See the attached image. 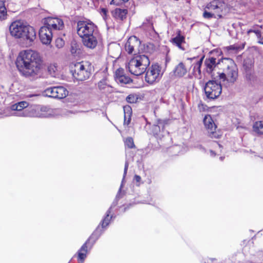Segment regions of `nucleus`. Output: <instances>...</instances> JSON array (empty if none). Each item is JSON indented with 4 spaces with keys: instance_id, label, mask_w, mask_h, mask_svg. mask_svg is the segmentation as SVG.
Masks as SVG:
<instances>
[{
    "instance_id": "1",
    "label": "nucleus",
    "mask_w": 263,
    "mask_h": 263,
    "mask_svg": "<svg viewBox=\"0 0 263 263\" xmlns=\"http://www.w3.org/2000/svg\"><path fill=\"white\" fill-rule=\"evenodd\" d=\"M42 59L39 52L31 49L21 51L16 59V65L24 76L34 79L39 74Z\"/></svg>"
},
{
    "instance_id": "2",
    "label": "nucleus",
    "mask_w": 263,
    "mask_h": 263,
    "mask_svg": "<svg viewBox=\"0 0 263 263\" xmlns=\"http://www.w3.org/2000/svg\"><path fill=\"white\" fill-rule=\"evenodd\" d=\"M223 65V71L217 72L215 79H219L226 87L232 86L238 79V68L234 61L230 58L221 59Z\"/></svg>"
},
{
    "instance_id": "3",
    "label": "nucleus",
    "mask_w": 263,
    "mask_h": 263,
    "mask_svg": "<svg viewBox=\"0 0 263 263\" xmlns=\"http://www.w3.org/2000/svg\"><path fill=\"white\" fill-rule=\"evenodd\" d=\"M9 31L12 36L25 41L27 43L32 42L36 37L34 29L21 21L12 23L9 27Z\"/></svg>"
},
{
    "instance_id": "4",
    "label": "nucleus",
    "mask_w": 263,
    "mask_h": 263,
    "mask_svg": "<svg viewBox=\"0 0 263 263\" xmlns=\"http://www.w3.org/2000/svg\"><path fill=\"white\" fill-rule=\"evenodd\" d=\"M149 64L150 61L147 55H135L128 62L127 68L131 74L138 76L146 71Z\"/></svg>"
},
{
    "instance_id": "5",
    "label": "nucleus",
    "mask_w": 263,
    "mask_h": 263,
    "mask_svg": "<svg viewBox=\"0 0 263 263\" xmlns=\"http://www.w3.org/2000/svg\"><path fill=\"white\" fill-rule=\"evenodd\" d=\"M227 12V5L222 0H213L207 4L203 13L205 18H220Z\"/></svg>"
},
{
    "instance_id": "6",
    "label": "nucleus",
    "mask_w": 263,
    "mask_h": 263,
    "mask_svg": "<svg viewBox=\"0 0 263 263\" xmlns=\"http://www.w3.org/2000/svg\"><path fill=\"white\" fill-rule=\"evenodd\" d=\"M90 64L86 62H78L71 67V72L74 79L84 81L90 76Z\"/></svg>"
},
{
    "instance_id": "7",
    "label": "nucleus",
    "mask_w": 263,
    "mask_h": 263,
    "mask_svg": "<svg viewBox=\"0 0 263 263\" xmlns=\"http://www.w3.org/2000/svg\"><path fill=\"white\" fill-rule=\"evenodd\" d=\"M212 80L206 83L204 87L205 94L209 99H215L218 98L221 93L222 82L219 79H215V76L212 75Z\"/></svg>"
},
{
    "instance_id": "8",
    "label": "nucleus",
    "mask_w": 263,
    "mask_h": 263,
    "mask_svg": "<svg viewBox=\"0 0 263 263\" xmlns=\"http://www.w3.org/2000/svg\"><path fill=\"white\" fill-rule=\"evenodd\" d=\"M28 103L26 101H21L11 106L7 110L10 112L6 116H17L24 117H31V106L26 108Z\"/></svg>"
},
{
    "instance_id": "9",
    "label": "nucleus",
    "mask_w": 263,
    "mask_h": 263,
    "mask_svg": "<svg viewBox=\"0 0 263 263\" xmlns=\"http://www.w3.org/2000/svg\"><path fill=\"white\" fill-rule=\"evenodd\" d=\"M97 26L91 22L79 21L77 24V33L81 38L98 33Z\"/></svg>"
},
{
    "instance_id": "10",
    "label": "nucleus",
    "mask_w": 263,
    "mask_h": 263,
    "mask_svg": "<svg viewBox=\"0 0 263 263\" xmlns=\"http://www.w3.org/2000/svg\"><path fill=\"white\" fill-rule=\"evenodd\" d=\"M117 204V202H114L107 211L105 215L102 220L101 221L100 225L98 226L95 231L92 234V236L98 239L104 231V230L109 225L111 219L114 217V214H111V210Z\"/></svg>"
},
{
    "instance_id": "11",
    "label": "nucleus",
    "mask_w": 263,
    "mask_h": 263,
    "mask_svg": "<svg viewBox=\"0 0 263 263\" xmlns=\"http://www.w3.org/2000/svg\"><path fill=\"white\" fill-rule=\"evenodd\" d=\"M162 73L161 67L158 64H152L146 71L145 81L151 84L159 81Z\"/></svg>"
},
{
    "instance_id": "12",
    "label": "nucleus",
    "mask_w": 263,
    "mask_h": 263,
    "mask_svg": "<svg viewBox=\"0 0 263 263\" xmlns=\"http://www.w3.org/2000/svg\"><path fill=\"white\" fill-rule=\"evenodd\" d=\"M54 115V110L48 106L41 105L31 106V117L49 118Z\"/></svg>"
},
{
    "instance_id": "13",
    "label": "nucleus",
    "mask_w": 263,
    "mask_h": 263,
    "mask_svg": "<svg viewBox=\"0 0 263 263\" xmlns=\"http://www.w3.org/2000/svg\"><path fill=\"white\" fill-rule=\"evenodd\" d=\"M96 238L92 235L90 237L82 246L80 249L77 252V259L81 263H83L87 255L91 249L96 240Z\"/></svg>"
},
{
    "instance_id": "14",
    "label": "nucleus",
    "mask_w": 263,
    "mask_h": 263,
    "mask_svg": "<svg viewBox=\"0 0 263 263\" xmlns=\"http://www.w3.org/2000/svg\"><path fill=\"white\" fill-rule=\"evenodd\" d=\"M45 93L49 97L61 99L65 98L68 91L63 86H56L47 88Z\"/></svg>"
},
{
    "instance_id": "15",
    "label": "nucleus",
    "mask_w": 263,
    "mask_h": 263,
    "mask_svg": "<svg viewBox=\"0 0 263 263\" xmlns=\"http://www.w3.org/2000/svg\"><path fill=\"white\" fill-rule=\"evenodd\" d=\"M203 123L210 137L215 138L219 137V135L216 132V126L210 115L205 116Z\"/></svg>"
},
{
    "instance_id": "16",
    "label": "nucleus",
    "mask_w": 263,
    "mask_h": 263,
    "mask_svg": "<svg viewBox=\"0 0 263 263\" xmlns=\"http://www.w3.org/2000/svg\"><path fill=\"white\" fill-rule=\"evenodd\" d=\"M44 26H47L51 30H61L64 27L63 21L57 17H48L45 19Z\"/></svg>"
},
{
    "instance_id": "17",
    "label": "nucleus",
    "mask_w": 263,
    "mask_h": 263,
    "mask_svg": "<svg viewBox=\"0 0 263 263\" xmlns=\"http://www.w3.org/2000/svg\"><path fill=\"white\" fill-rule=\"evenodd\" d=\"M39 37L41 42L45 45L49 44L52 39V32L47 26H42L39 31Z\"/></svg>"
},
{
    "instance_id": "18",
    "label": "nucleus",
    "mask_w": 263,
    "mask_h": 263,
    "mask_svg": "<svg viewBox=\"0 0 263 263\" xmlns=\"http://www.w3.org/2000/svg\"><path fill=\"white\" fill-rule=\"evenodd\" d=\"M140 43V41L136 36H130L125 43V49L129 54H132L136 49L138 48Z\"/></svg>"
},
{
    "instance_id": "19",
    "label": "nucleus",
    "mask_w": 263,
    "mask_h": 263,
    "mask_svg": "<svg viewBox=\"0 0 263 263\" xmlns=\"http://www.w3.org/2000/svg\"><path fill=\"white\" fill-rule=\"evenodd\" d=\"M221 59H217L214 57H209L206 58L204 61V65L205 66V70L209 74H212V72L217 65L220 64Z\"/></svg>"
},
{
    "instance_id": "20",
    "label": "nucleus",
    "mask_w": 263,
    "mask_h": 263,
    "mask_svg": "<svg viewBox=\"0 0 263 263\" xmlns=\"http://www.w3.org/2000/svg\"><path fill=\"white\" fill-rule=\"evenodd\" d=\"M98 32L90 35H87L82 39L84 45L90 49H94L98 43Z\"/></svg>"
},
{
    "instance_id": "21",
    "label": "nucleus",
    "mask_w": 263,
    "mask_h": 263,
    "mask_svg": "<svg viewBox=\"0 0 263 263\" xmlns=\"http://www.w3.org/2000/svg\"><path fill=\"white\" fill-rule=\"evenodd\" d=\"M115 79L117 83L121 85L129 84L132 82V80L129 77L123 74L122 69H118L116 70L115 74Z\"/></svg>"
},
{
    "instance_id": "22",
    "label": "nucleus",
    "mask_w": 263,
    "mask_h": 263,
    "mask_svg": "<svg viewBox=\"0 0 263 263\" xmlns=\"http://www.w3.org/2000/svg\"><path fill=\"white\" fill-rule=\"evenodd\" d=\"M167 120L158 119L152 127V132L155 136H161L160 133L163 132Z\"/></svg>"
},
{
    "instance_id": "23",
    "label": "nucleus",
    "mask_w": 263,
    "mask_h": 263,
    "mask_svg": "<svg viewBox=\"0 0 263 263\" xmlns=\"http://www.w3.org/2000/svg\"><path fill=\"white\" fill-rule=\"evenodd\" d=\"M173 71L175 76L182 77L186 73L187 69L184 63L180 62L175 67Z\"/></svg>"
},
{
    "instance_id": "24",
    "label": "nucleus",
    "mask_w": 263,
    "mask_h": 263,
    "mask_svg": "<svg viewBox=\"0 0 263 263\" xmlns=\"http://www.w3.org/2000/svg\"><path fill=\"white\" fill-rule=\"evenodd\" d=\"M98 87L103 93H108L112 91V87L107 84L106 79H103L99 82Z\"/></svg>"
},
{
    "instance_id": "25",
    "label": "nucleus",
    "mask_w": 263,
    "mask_h": 263,
    "mask_svg": "<svg viewBox=\"0 0 263 263\" xmlns=\"http://www.w3.org/2000/svg\"><path fill=\"white\" fill-rule=\"evenodd\" d=\"M123 110L124 112V125H128L130 122L132 109L129 106L127 105L123 107Z\"/></svg>"
},
{
    "instance_id": "26",
    "label": "nucleus",
    "mask_w": 263,
    "mask_h": 263,
    "mask_svg": "<svg viewBox=\"0 0 263 263\" xmlns=\"http://www.w3.org/2000/svg\"><path fill=\"white\" fill-rule=\"evenodd\" d=\"M127 12V10L125 9L116 8L114 11L113 15L116 18L123 20L126 17Z\"/></svg>"
},
{
    "instance_id": "27",
    "label": "nucleus",
    "mask_w": 263,
    "mask_h": 263,
    "mask_svg": "<svg viewBox=\"0 0 263 263\" xmlns=\"http://www.w3.org/2000/svg\"><path fill=\"white\" fill-rule=\"evenodd\" d=\"M246 78L247 81L252 86H255L258 83V78L254 73L247 72Z\"/></svg>"
},
{
    "instance_id": "28",
    "label": "nucleus",
    "mask_w": 263,
    "mask_h": 263,
    "mask_svg": "<svg viewBox=\"0 0 263 263\" xmlns=\"http://www.w3.org/2000/svg\"><path fill=\"white\" fill-rule=\"evenodd\" d=\"M129 160L128 159L126 158V161H125V166H124V173H123V179L122 180V182H121V184L120 185V187L119 189V190L116 195V199H119L121 197V189L122 187H123V183H124V178L126 175V174H127V170H128V165H129Z\"/></svg>"
},
{
    "instance_id": "29",
    "label": "nucleus",
    "mask_w": 263,
    "mask_h": 263,
    "mask_svg": "<svg viewBox=\"0 0 263 263\" xmlns=\"http://www.w3.org/2000/svg\"><path fill=\"white\" fill-rule=\"evenodd\" d=\"M172 41L173 44L176 45L180 49L184 50L181 46V44L184 42V37L183 36L181 35L179 32L176 37L172 39Z\"/></svg>"
},
{
    "instance_id": "30",
    "label": "nucleus",
    "mask_w": 263,
    "mask_h": 263,
    "mask_svg": "<svg viewBox=\"0 0 263 263\" xmlns=\"http://www.w3.org/2000/svg\"><path fill=\"white\" fill-rule=\"evenodd\" d=\"M203 57H202L199 61H198L193 66V74L196 77L197 76V74L198 75L201 74V67L202 64Z\"/></svg>"
},
{
    "instance_id": "31",
    "label": "nucleus",
    "mask_w": 263,
    "mask_h": 263,
    "mask_svg": "<svg viewBox=\"0 0 263 263\" xmlns=\"http://www.w3.org/2000/svg\"><path fill=\"white\" fill-rule=\"evenodd\" d=\"M253 131L258 135H263V121H256L253 126Z\"/></svg>"
},
{
    "instance_id": "32",
    "label": "nucleus",
    "mask_w": 263,
    "mask_h": 263,
    "mask_svg": "<svg viewBox=\"0 0 263 263\" xmlns=\"http://www.w3.org/2000/svg\"><path fill=\"white\" fill-rule=\"evenodd\" d=\"M7 13L4 2L0 1V20H4L7 18Z\"/></svg>"
},
{
    "instance_id": "33",
    "label": "nucleus",
    "mask_w": 263,
    "mask_h": 263,
    "mask_svg": "<svg viewBox=\"0 0 263 263\" xmlns=\"http://www.w3.org/2000/svg\"><path fill=\"white\" fill-rule=\"evenodd\" d=\"M48 71L52 77H55L58 74V67L55 64H50L48 67Z\"/></svg>"
},
{
    "instance_id": "34",
    "label": "nucleus",
    "mask_w": 263,
    "mask_h": 263,
    "mask_svg": "<svg viewBox=\"0 0 263 263\" xmlns=\"http://www.w3.org/2000/svg\"><path fill=\"white\" fill-rule=\"evenodd\" d=\"M80 48H79V46L76 43H72L71 44L70 47V52L71 53L74 55L77 56L80 53Z\"/></svg>"
},
{
    "instance_id": "35",
    "label": "nucleus",
    "mask_w": 263,
    "mask_h": 263,
    "mask_svg": "<svg viewBox=\"0 0 263 263\" xmlns=\"http://www.w3.org/2000/svg\"><path fill=\"white\" fill-rule=\"evenodd\" d=\"M125 145L128 148H132L135 147L133 139L131 137H128L124 141Z\"/></svg>"
},
{
    "instance_id": "36",
    "label": "nucleus",
    "mask_w": 263,
    "mask_h": 263,
    "mask_svg": "<svg viewBox=\"0 0 263 263\" xmlns=\"http://www.w3.org/2000/svg\"><path fill=\"white\" fill-rule=\"evenodd\" d=\"M137 97L135 95L133 94L128 95L126 98V101L130 103H135L137 101Z\"/></svg>"
},
{
    "instance_id": "37",
    "label": "nucleus",
    "mask_w": 263,
    "mask_h": 263,
    "mask_svg": "<svg viewBox=\"0 0 263 263\" xmlns=\"http://www.w3.org/2000/svg\"><path fill=\"white\" fill-rule=\"evenodd\" d=\"M134 181L137 186H140V184L142 183L141 177L138 175H135L134 176Z\"/></svg>"
},
{
    "instance_id": "38",
    "label": "nucleus",
    "mask_w": 263,
    "mask_h": 263,
    "mask_svg": "<svg viewBox=\"0 0 263 263\" xmlns=\"http://www.w3.org/2000/svg\"><path fill=\"white\" fill-rule=\"evenodd\" d=\"M55 43H56V46L58 48H60L64 46V41L61 38H58L57 39V40L55 41Z\"/></svg>"
},
{
    "instance_id": "39",
    "label": "nucleus",
    "mask_w": 263,
    "mask_h": 263,
    "mask_svg": "<svg viewBox=\"0 0 263 263\" xmlns=\"http://www.w3.org/2000/svg\"><path fill=\"white\" fill-rule=\"evenodd\" d=\"M128 1L129 0H112V1L110 2V4L120 5L128 2Z\"/></svg>"
},
{
    "instance_id": "40",
    "label": "nucleus",
    "mask_w": 263,
    "mask_h": 263,
    "mask_svg": "<svg viewBox=\"0 0 263 263\" xmlns=\"http://www.w3.org/2000/svg\"><path fill=\"white\" fill-rule=\"evenodd\" d=\"M195 147L201 152L205 153L206 152L205 148L201 144H197Z\"/></svg>"
},
{
    "instance_id": "41",
    "label": "nucleus",
    "mask_w": 263,
    "mask_h": 263,
    "mask_svg": "<svg viewBox=\"0 0 263 263\" xmlns=\"http://www.w3.org/2000/svg\"><path fill=\"white\" fill-rule=\"evenodd\" d=\"M101 13L102 14L103 18L105 19V17L107 15V10L105 8H102L101 9Z\"/></svg>"
},
{
    "instance_id": "42",
    "label": "nucleus",
    "mask_w": 263,
    "mask_h": 263,
    "mask_svg": "<svg viewBox=\"0 0 263 263\" xmlns=\"http://www.w3.org/2000/svg\"><path fill=\"white\" fill-rule=\"evenodd\" d=\"M229 49L231 50H238L240 49V47L236 45H231L229 46Z\"/></svg>"
},
{
    "instance_id": "43",
    "label": "nucleus",
    "mask_w": 263,
    "mask_h": 263,
    "mask_svg": "<svg viewBox=\"0 0 263 263\" xmlns=\"http://www.w3.org/2000/svg\"><path fill=\"white\" fill-rule=\"evenodd\" d=\"M210 153L211 156H212V157L215 156L216 153L213 151L210 150Z\"/></svg>"
},
{
    "instance_id": "44",
    "label": "nucleus",
    "mask_w": 263,
    "mask_h": 263,
    "mask_svg": "<svg viewBox=\"0 0 263 263\" xmlns=\"http://www.w3.org/2000/svg\"><path fill=\"white\" fill-rule=\"evenodd\" d=\"M142 203L141 201H139V200H136L134 203H129V205H132V204H138V203Z\"/></svg>"
},
{
    "instance_id": "45",
    "label": "nucleus",
    "mask_w": 263,
    "mask_h": 263,
    "mask_svg": "<svg viewBox=\"0 0 263 263\" xmlns=\"http://www.w3.org/2000/svg\"><path fill=\"white\" fill-rule=\"evenodd\" d=\"M251 31H253V32H255L256 34H259V31H258V30H253V31L250 30V31H249V32H251Z\"/></svg>"
},
{
    "instance_id": "46",
    "label": "nucleus",
    "mask_w": 263,
    "mask_h": 263,
    "mask_svg": "<svg viewBox=\"0 0 263 263\" xmlns=\"http://www.w3.org/2000/svg\"><path fill=\"white\" fill-rule=\"evenodd\" d=\"M179 148H180V146L177 145V146H175L173 148L178 149H179Z\"/></svg>"
},
{
    "instance_id": "47",
    "label": "nucleus",
    "mask_w": 263,
    "mask_h": 263,
    "mask_svg": "<svg viewBox=\"0 0 263 263\" xmlns=\"http://www.w3.org/2000/svg\"><path fill=\"white\" fill-rule=\"evenodd\" d=\"M37 96H37V95H33L31 96L30 97H37Z\"/></svg>"
},
{
    "instance_id": "48",
    "label": "nucleus",
    "mask_w": 263,
    "mask_h": 263,
    "mask_svg": "<svg viewBox=\"0 0 263 263\" xmlns=\"http://www.w3.org/2000/svg\"><path fill=\"white\" fill-rule=\"evenodd\" d=\"M223 157H220V160H221V161H222V160H223Z\"/></svg>"
},
{
    "instance_id": "49",
    "label": "nucleus",
    "mask_w": 263,
    "mask_h": 263,
    "mask_svg": "<svg viewBox=\"0 0 263 263\" xmlns=\"http://www.w3.org/2000/svg\"><path fill=\"white\" fill-rule=\"evenodd\" d=\"M259 43L261 44H263V39Z\"/></svg>"
},
{
    "instance_id": "50",
    "label": "nucleus",
    "mask_w": 263,
    "mask_h": 263,
    "mask_svg": "<svg viewBox=\"0 0 263 263\" xmlns=\"http://www.w3.org/2000/svg\"><path fill=\"white\" fill-rule=\"evenodd\" d=\"M217 145H218L219 147H220V144H218L217 143H215Z\"/></svg>"
},
{
    "instance_id": "51",
    "label": "nucleus",
    "mask_w": 263,
    "mask_h": 263,
    "mask_svg": "<svg viewBox=\"0 0 263 263\" xmlns=\"http://www.w3.org/2000/svg\"><path fill=\"white\" fill-rule=\"evenodd\" d=\"M126 208H125L124 210V212H125L126 211Z\"/></svg>"
}]
</instances>
